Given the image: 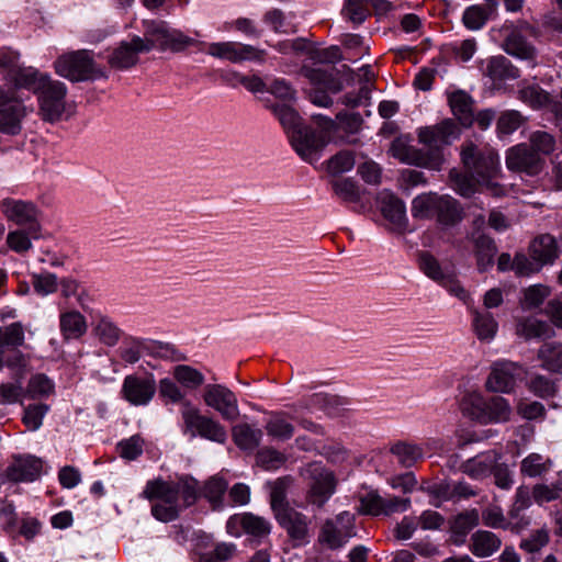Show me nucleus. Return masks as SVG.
Returning <instances> with one entry per match:
<instances>
[{
    "instance_id": "nucleus-1",
    "label": "nucleus",
    "mask_w": 562,
    "mask_h": 562,
    "mask_svg": "<svg viewBox=\"0 0 562 562\" xmlns=\"http://www.w3.org/2000/svg\"><path fill=\"white\" fill-rule=\"evenodd\" d=\"M461 160L469 172L475 177L480 186L486 188L492 195L501 196L505 189L495 182L501 173L498 154L488 147L479 148L473 143H467L461 149Z\"/></svg>"
},
{
    "instance_id": "nucleus-2",
    "label": "nucleus",
    "mask_w": 562,
    "mask_h": 562,
    "mask_svg": "<svg viewBox=\"0 0 562 562\" xmlns=\"http://www.w3.org/2000/svg\"><path fill=\"white\" fill-rule=\"evenodd\" d=\"M319 131L305 125L290 134V142L296 154L306 162L313 164L319 158V153L327 143L333 140L331 131L336 123L323 115L314 116Z\"/></svg>"
},
{
    "instance_id": "nucleus-3",
    "label": "nucleus",
    "mask_w": 562,
    "mask_h": 562,
    "mask_svg": "<svg viewBox=\"0 0 562 562\" xmlns=\"http://www.w3.org/2000/svg\"><path fill=\"white\" fill-rule=\"evenodd\" d=\"M57 75L72 82L105 78V71L97 66L93 54L87 49H79L60 55L54 63Z\"/></svg>"
},
{
    "instance_id": "nucleus-4",
    "label": "nucleus",
    "mask_w": 562,
    "mask_h": 562,
    "mask_svg": "<svg viewBox=\"0 0 562 562\" xmlns=\"http://www.w3.org/2000/svg\"><path fill=\"white\" fill-rule=\"evenodd\" d=\"M300 474L308 486L306 502L322 508L336 492L337 479L334 472L321 462H312L302 468Z\"/></svg>"
},
{
    "instance_id": "nucleus-5",
    "label": "nucleus",
    "mask_w": 562,
    "mask_h": 562,
    "mask_svg": "<svg viewBox=\"0 0 562 562\" xmlns=\"http://www.w3.org/2000/svg\"><path fill=\"white\" fill-rule=\"evenodd\" d=\"M184 425V432L192 438L199 436L203 439L223 445L227 439L225 427L215 418L203 415L192 403H183L180 411Z\"/></svg>"
},
{
    "instance_id": "nucleus-6",
    "label": "nucleus",
    "mask_w": 562,
    "mask_h": 562,
    "mask_svg": "<svg viewBox=\"0 0 562 562\" xmlns=\"http://www.w3.org/2000/svg\"><path fill=\"white\" fill-rule=\"evenodd\" d=\"M38 115L48 123H56L64 119L66 112L67 87L64 82L49 77L36 92Z\"/></svg>"
},
{
    "instance_id": "nucleus-7",
    "label": "nucleus",
    "mask_w": 562,
    "mask_h": 562,
    "mask_svg": "<svg viewBox=\"0 0 562 562\" xmlns=\"http://www.w3.org/2000/svg\"><path fill=\"white\" fill-rule=\"evenodd\" d=\"M33 111L16 97L13 89L0 87V133L15 136L22 132L24 119Z\"/></svg>"
},
{
    "instance_id": "nucleus-8",
    "label": "nucleus",
    "mask_w": 562,
    "mask_h": 562,
    "mask_svg": "<svg viewBox=\"0 0 562 562\" xmlns=\"http://www.w3.org/2000/svg\"><path fill=\"white\" fill-rule=\"evenodd\" d=\"M0 69L5 72L4 79L12 85L9 89H13L15 93L16 89L21 88L32 90L36 93L43 82L50 77L33 67L20 66L15 57L10 55L0 56Z\"/></svg>"
},
{
    "instance_id": "nucleus-9",
    "label": "nucleus",
    "mask_w": 562,
    "mask_h": 562,
    "mask_svg": "<svg viewBox=\"0 0 562 562\" xmlns=\"http://www.w3.org/2000/svg\"><path fill=\"white\" fill-rule=\"evenodd\" d=\"M525 367L518 362L501 359L491 364L490 374L485 381V387L494 393H510L518 380L526 375Z\"/></svg>"
},
{
    "instance_id": "nucleus-10",
    "label": "nucleus",
    "mask_w": 562,
    "mask_h": 562,
    "mask_svg": "<svg viewBox=\"0 0 562 562\" xmlns=\"http://www.w3.org/2000/svg\"><path fill=\"white\" fill-rule=\"evenodd\" d=\"M355 535L353 514L342 512L335 518L325 520L318 535V541L327 548L336 550L346 544Z\"/></svg>"
},
{
    "instance_id": "nucleus-11",
    "label": "nucleus",
    "mask_w": 562,
    "mask_h": 562,
    "mask_svg": "<svg viewBox=\"0 0 562 562\" xmlns=\"http://www.w3.org/2000/svg\"><path fill=\"white\" fill-rule=\"evenodd\" d=\"M0 209L9 222L19 226L31 227V234L34 238H40V211L33 202L5 198L0 202Z\"/></svg>"
},
{
    "instance_id": "nucleus-12",
    "label": "nucleus",
    "mask_w": 562,
    "mask_h": 562,
    "mask_svg": "<svg viewBox=\"0 0 562 562\" xmlns=\"http://www.w3.org/2000/svg\"><path fill=\"white\" fill-rule=\"evenodd\" d=\"M203 402L225 420L234 422L240 415L237 396L224 384H206Z\"/></svg>"
},
{
    "instance_id": "nucleus-13",
    "label": "nucleus",
    "mask_w": 562,
    "mask_h": 562,
    "mask_svg": "<svg viewBox=\"0 0 562 562\" xmlns=\"http://www.w3.org/2000/svg\"><path fill=\"white\" fill-rule=\"evenodd\" d=\"M389 153L401 162L425 167L434 170L440 169L443 162V156L438 151L432 155L425 154L423 150L411 146L406 138L397 137L390 146Z\"/></svg>"
},
{
    "instance_id": "nucleus-14",
    "label": "nucleus",
    "mask_w": 562,
    "mask_h": 562,
    "mask_svg": "<svg viewBox=\"0 0 562 562\" xmlns=\"http://www.w3.org/2000/svg\"><path fill=\"white\" fill-rule=\"evenodd\" d=\"M506 166L513 171L537 176L543 170L546 159L539 157L527 143H520L506 151Z\"/></svg>"
},
{
    "instance_id": "nucleus-15",
    "label": "nucleus",
    "mask_w": 562,
    "mask_h": 562,
    "mask_svg": "<svg viewBox=\"0 0 562 562\" xmlns=\"http://www.w3.org/2000/svg\"><path fill=\"white\" fill-rule=\"evenodd\" d=\"M156 391L157 385L153 375L128 374L123 380L121 395L131 405L145 406L154 398Z\"/></svg>"
},
{
    "instance_id": "nucleus-16",
    "label": "nucleus",
    "mask_w": 562,
    "mask_h": 562,
    "mask_svg": "<svg viewBox=\"0 0 562 562\" xmlns=\"http://www.w3.org/2000/svg\"><path fill=\"white\" fill-rule=\"evenodd\" d=\"M206 52L213 57L226 59L235 64L247 60L262 61L265 57V50L262 49L252 45L231 41L211 43Z\"/></svg>"
},
{
    "instance_id": "nucleus-17",
    "label": "nucleus",
    "mask_w": 562,
    "mask_h": 562,
    "mask_svg": "<svg viewBox=\"0 0 562 562\" xmlns=\"http://www.w3.org/2000/svg\"><path fill=\"white\" fill-rule=\"evenodd\" d=\"M159 484H162V480L148 481L142 496L155 502L151 506V514L157 520L169 522L179 517V513L182 510L181 505L173 497L169 499L164 493H160V488L157 487Z\"/></svg>"
},
{
    "instance_id": "nucleus-18",
    "label": "nucleus",
    "mask_w": 562,
    "mask_h": 562,
    "mask_svg": "<svg viewBox=\"0 0 562 562\" xmlns=\"http://www.w3.org/2000/svg\"><path fill=\"white\" fill-rule=\"evenodd\" d=\"M518 99L533 110L546 109L555 119L562 120V102L542 89L538 83H520Z\"/></svg>"
},
{
    "instance_id": "nucleus-19",
    "label": "nucleus",
    "mask_w": 562,
    "mask_h": 562,
    "mask_svg": "<svg viewBox=\"0 0 562 562\" xmlns=\"http://www.w3.org/2000/svg\"><path fill=\"white\" fill-rule=\"evenodd\" d=\"M279 525L286 531L294 546L310 542V519L306 515L293 509H282L274 515Z\"/></svg>"
},
{
    "instance_id": "nucleus-20",
    "label": "nucleus",
    "mask_w": 562,
    "mask_h": 562,
    "mask_svg": "<svg viewBox=\"0 0 562 562\" xmlns=\"http://www.w3.org/2000/svg\"><path fill=\"white\" fill-rule=\"evenodd\" d=\"M380 210L392 232L403 234L408 228L405 203L389 191H383L379 196Z\"/></svg>"
},
{
    "instance_id": "nucleus-21",
    "label": "nucleus",
    "mask_w": 562,
    "mask_h": 562,
    "mask_svg": "<svg viewBox=\"0 0 562 562\" xmlns=\"http://www.w3.org/2000/svg\"><path fill=\"white\" fill-rule=\"evenodd\" d=\"M458 127L451 120H445L437 125L422 127L418 131L419 142L427 145L429 148H434V150L427 153L429 155L438 151L442 156L439 148L442 145L450 144L451 140L458 138Z\"/></svg>"
},
{
    "instance_id": "nucleus-22",
    "label": "nucleus",
    "mask_w": 562,
    "mask_h": 562,
    "mask_svg": "<svg viewBox=\"0 0 562 562\" xmlns=\"http://www.w3.org/2000/svg\"><path fill=\"white\" fill-rule=\"evenodd\" d=\"M502 457V452L496 449L480 452L464 461L461 471L473 480L482 481L492 475Z\"/></svg>"
},
{
    "instance_id": "nucleus-23",
    "label": "nucleus",
    "mask_w": 562,
    "mask_h": 562,
    "mask_svg": "<svg viewBox=\"0 0 562 562\" xmlns=\"http://www.w3.org/2000/svg\"><path fill=\"white\" fill-rule=\"evenodd\" d=\"M482 74L493 83L514 80L520 76L519 69L503 55L491 56L480 63Z\"/></svg>"
},
{
    "instance_id": "nucleus-24",
    "label": "nucleus",
    "mask_w": 562,
    "mask_h": 562,
    "mask_svg": "<svg viewBox=\"0 0 562 562\" xmlns=\"http://www.w3.org/2000/svg\"><path fill=\"white\" fill-rule=\"evenodd\" d=\"M139 53H148V47L143 44V38L134 36L131 42H121L109 57V64L116 69H127L138 61Z\"/></svg>"
},
{
    "instance_id": "nucleus-25",
    "label": "nucleus",
    "mask_w": 562,
    "mask_h": 562,
    "mask_svg": "<svg viewBox=\"0 0 562 562\" xmlns=\"http://www.w3.org/2000/svg\"><path fill=\"white\" fill-rule=\"evenodd\" d=\"M160 493L169 499L172 497L180 503L181 509L193 505L198 498V482L194 479H181L178 482H167L157 486Z\"/></svg>"
},
{
    "instance_id": "nucleus-26",
    "label": "nucleus",
    "mask_w": 562,
    "mask_h": 562,
    "mask_svg": "<svg viewBox=\"0 0 562 562\" xmlns=\"http://www.w3.org/2000/svg\"><path fill=\"white\" fill-rule=\"evenodd\" d=\"M42 473V461L35 457L14 458L2 475L4 481L32 482Z\"/></svg>"
},
{
    "instance_id": "nucleus-27",
    "label": "nucleus",
    "mask_w": 562,
    "mask_h": 562,
    "mask_svg": "<svg viewBox=\"0 0 562 562\" xmlns=\"http://www.w3.org/2000/svg\"><path fill=\"white\" fill-rule=\"evenodd\" d=\"M59 329L65 340L80 339L88 330V323L79 311L66 310L59 314Z\"/></svg>"
},
{
    "instance_id": "nucleus-28",
    "label": "nucleus",
    "mask_w": 562,
    "mask_h": 562,
    "mask_svg": "<svg viewBox=\"0 0 562 562\" xmlns=\"http://www.w3.org/2000/svg\"><path fill=\"white\" fill-rule=\"evenodd\" d=\"M502 539L488 530H476L471 535L469 550L480 559L488 558L501 549Z\"/></svg>"
},
{
    "instance_id": "nucleus-29",
    "label": "nucleus",
    "mask_w": 562,
    "mask_h": 562,
    "mask_svg": "<svg viewBox=\"0 0 562 562\" xmlns=\"http://www.w3.org/2000/svg\"><path fill=\"white\" fill-rule=\"evenodd\" d=\"M512 407L509 402L502 396L485 398V405L481 416V425L506 423L510 419Z\"/></svg>"
},
{
    "instance_id": "nucleus-30",
    "label": "nucleus",
    "mask_w": 562,
    "mask_h": 562,
    "mask_svg": "<svg viewBox=\"0 0 562 562\" xmlns=\"http://www.w3.org/2000/svg\"><path fill=\"white\" fill-rule=\"evenodd\" d=\"M92 334L102 345L114 347L123 331L110 316L99 314L92 323Z\"/></svg>"
},
{
    "instance_id": "nucleus-31",
    "label": "nucleus",
    "mask_w": 562,
    "mask_h": 562,
    "mask_svg": "<svg viewBox=\"0 0 562 562\" xmlns=\"http://www.w3.org/2000/svg\"><path fill=\"white\" fill-rule=\"evenodd\" d=\"M515 333L525 340L550 338L554 335V330L547 322L531 316L518 318Z\"/></svg>"
},
{
    "instance_id": "nucleus-32",
    "label": "nucleus",
    "mask_w": 562,
    "mask_h": 562,
    "mask_svg": "<svg viewBox=\"0 0 562 562\" xmlns=\"http://www.w3.org/2000/svg\"><path fill=\"white\" fill-rule=\"evenodd\" d=\"M144 37L143 44L148 47V52L153 48L166 50V45L172 30L165 21H145L144 22Z\"/></svg>"
},
{
    "instance_id": "nucleus-33",
    "label": "nucleus",
    "mask_w": 562,
    "mask_h": 562,
    "mask_svg": "<svg viewBox=\"0 0 562 562\" xmlns=\"http://www.w3.org/2000/svg\"><path fill=\"white\" fill-rule=\"evenodd\" d=\"M530 256L540 267L553 262L559 254L557 240L549 234L541 235L530 244Z\"/></svg>"
},
{
    "instance_id": "nucleus-34",
    "label": "nucleus",
    "mask_w": 562,
    "mask_h": 562,
    "mask_svg": "<svg viewBox=\"0 0 562 562\" xmlns=\"http://www.w3.org/2000/svg\"><path fill=\"white\" fill-rule=\"evenodd\" d=\"M262 430L254 425L241 423L232 428L235 445L245 451H254L262 440Z\"/></svg>"
},
{
    "instance_id": "nucleus-35",
    "label": "nucleus",
    "mask_w": 562,
    "mask_h": 562,
    "mask_svg": "<svg viewBox=\"0 0 562 562\" xmlns=\"http://www.w3.org/2000/svg\"><path fill=\"white\" fill-rule=\"evenodd\" d=\"M503 48L507 54L522 60H533L537 54L536 48L527 42L517 29L508 32Z\"/></svg>"
},
{
    "instance_id": "nucleus-36",
    "label": "nucleus",
    "mask_w": 562,
    "mask_h": 562,
    "mask_svg": "<svg viewBox=\"0 0 562 562\" xmlns=\"http://www.w3.org/2000/svg\"><path fill=\"white\" fill-rule=\"evenodd\" d=\"M390 453L405 469L412 468L424 458L423 448L414 442L396 441L390 446Z\"/></svg>"
},
{
    "instance_id": "nucleus-37",
    "label": "nucleus",
    "mask_w": 562,
    "mask_h": 562,
    "mask_svg": "<svg viewBox=\"0 0 562 562\" xmlns=\"http://www.w3.org/2000/svg\"><path fill=\"white\" fill-rule=\"evenodd\" d=\"M537 359L543 370L562 374V342L551 341L541 345L537 351Z\"/></svg>"
},
{
    "instance_id": "nucleus-38",
    "label": "nucleus",
    "mask_w": 562,
    "mask_h": 562,
    "mask_svg": "<svg viewBox=\"0 0 562 562\" xmlns=\"http://www.w3.org/2000/svg\"><path fill=\"white\" fill-rule=\"evenodd\" d=\"M301 75L308 79L312 85L321 89H325L334 93H337L342 89V83L338 79L334 78L331 72H328L322 67L303 65L301 68Z\"/></svg>"
},
{
    "instance_id": "nucleus-39",
    "label": "nucleus",
    "mask_w": 562,
    "mask_h": 562,
    "mask_svg": "<svg viewBox=\"0 0 562 562\" xmlns=\"http://www.w3.org/2000/svg\"><path fill=\"white\" fill-rule=\"evenodd\" d=\"M435 218L441 226H453L462 220V211L453 198L439 195Z\"/></svg>"
},
{
    "instance_id": "nucleus-40",
    "label": "nucleus",
    "mask_w": 562,
    "mask_h": 562,
    "mask_svg": "<svg viewBox=\"0 0 562 562\" xmlns=\"http://www.w3.org/2000/svg\"><path fill=\"white\" fill-rule=\"evenodd\" d=\"M265 428L268 436L281 441L289 440L294 435V426L285 412L271 413Z\"/></svg>"
},
{
    "instance_id": "nucleus-41",
    "label": "nucleus",
    "mask_w": 562,
    "mask_h": 562,
    "mask_svg": "<svg viewBox=\"0 0 562 562\" xmlns=\"http://www.w3.org/2000/svg\"><path fill=\"white\" fill-rule=\"evenodd\" d=\"M472 327L482 341H491L497 334L498 324L490 312H472Z\"/></svg>"
},
{
    "instance_id": "nucleus-42",
    "label": "nucleus",
    "mask_w": 562,
    "mask_h": 562,
    "mask_svg": "<svg viewBox=\"0 0 562 562\" xmlns=\"http://www.w3.org/2000/svg\"><path fill=\"white\" fill-rule=\"evenodd\" d=\"M472 103V98L464 91H456L449 95L451 111L464 126L473 122Z\"/></svg>"
},
{
    "instance_id": "nucleus-43",
    "label": "nucleus",
    "mask_w": 562,
    "mask_h": 562,
    "mask_svg": "<svg viewBox=\"0 0 562 562\" xmlns=\"http://www.w3.org/2000/svg\"><path fill=\"white\" fill-rule=\"evenodd\" d=\"M439 194L434 192L423 193L412 201V216L416 220L435 218Z\"/></svg>"
},
{
    "instance_id": "nucleus-44",
    "label": "nucleus",
    "mask_w": 562,
    "mask_h": 562,
    "mask_svg": "<svg viewBox=\"0 0 562 562\" xmlns=\"http://www.w3.org/2000/svg\"><path fill=\"white\" fill-rule=\"evenodd\" d=\"M473 241L475 245V255L479 270L485 271L494 263V257L497 252V247L491 237L483 234L477 236L473 235Z\"/></svg>"
},
{
    "instance_id": "nucleus-45",
    "label": "nucleus",
    "mask_w": 562,
    "mask_h": 562,
    "mask_svg": "<svg viewBox=\"0 0 562 562\" xmlns=\"http://www.w3.org/2000/svg\"><path fill=\"white\" fill-rule=\"evenodd\" d=\"M292 483L293 479L291 476H283L268 484L270 488V504L274 515L282 512V509L291 508L286 502V494Z\"/></svg>"
},
{
    "instance_id": "nucleus-46",
    "label": "nucleus",
    "mask_w": 562,
    "mask_h": 562,
    "mask_svg": "<svg viewBox=\"0 0 562 562\" xmlns=\"http://www.w3.org/2000/svg\"><path fill=\"white\" fill-rule=\"evenodd\" d=\"M485 405V397L479 391L465 392L459 403V407L463 416L480 424L483 408Z\"/></svg>"
},
{
    "instance_id": "nucleus-47",
    "label": "nucleus",
    "mask_w": 562,
    "mask_h": 562,
    "mask_svg": "<svg viewBox=\"0 0 562 562\" xmlns=\"http://www.w3.org/2000/svg\"><path fill=\"white\" fill-rule=\"evenodd\" d=\"M334 193L345 203H359L364 190L350 178L337 179L331 182Z\"/></svg>"
},
{
    "instance_id": "nucleus-48",
    "label": "nucleus",
    "mask_w": 562,
    "mask_h": 562,
    "mask_svg": "<svg viewBox=\"0 0 562 562\" xmlns=\"http://www.w3.org/2000/svg\"><path fill=\"white\" fill-rule=\"evenodd\" d=\"M493 11V5L483 7L474 4L468 7L462 15L463 25L470 31L481 30L490 19V14Z\"/></svg>"
},
{
    "instance_id": "nucleus-49",
    "label": "nucleus",
    "mask_w": 562,
    "mask_h": 562,
    "mask_svg": "<svg viewBox=\"0 0 562 562\" xmlns=\"http://www.w3.org/2000/svg\"><path fill=\"white\" fill-rule=\"evenodd\" d=\"M173 378L186 389L195 390L203 385L205 378L202 372L187 364H178L173 368Z\"/></svg>"
},
{
    "instance_id": "nucleus-50",
    "label": "nucleus",
    "mask_w": 562,
    "mask_h": 562,
    "mask_svg": "<svg viewBox=\"0 0 562 562\" xmlns=\"http://www.w3.org/2000/svg\"><path fill=\"white\" fill-rule=\"evenodd\" d=\"M55 392L54 382L43 373L31 376L25 395L30 398H45Z\"/></svg>"
},
{
    "instance_id": "nucleus-51",
    "label": "nucleus",
    "mask_w": 562,
    "mask_h": 562,
    "mask_svg": "<svg viewBox=\"0 0 562 562\" xmlns=\"http://www.w3.org/2000/svg\"><path fill=\"white\" fill-rule=\"evenodd\" d=\"M528 146L535 150L539 157H546L555 149V138L546 131H535L529 135Z\"/></svg>"
},
{
    "instance_id": "nucleus-52",
    "label": "nucleus",
    "mask_w": 562,
    "mask_h": 562,
    "mask_svg": "<svg viewBox=\"0 0 562 562\" xmlns=\"http://www.w3.org/2000/svg\"><path fill=\"white\" fill-rule=\"evenodd\" d=\"M24 342V330L21 323H12L0 327V353L3 356L4 348L20 347Z\"/></svg>"
},
{
    "instance_id": "nucleus-53",
    "label": "nucleus",
    "mask_w": 562,
    "mask_h": 562,
    "mask_svg": "<svg viewBox=\"0 0 562 562\" xmlns=\"http://www.w3.org/2000/svg\"><path fill=\"white\" fill-rule=\"evenodd\" d=\"M525 122V117L517 110H507L501 113L496 122V131L499 136L510 135Z\"/></svg>"
},
{
    "instance_id": "nucleus-54",
    "label": "nucleus",
    "mask_w": 562,
    "mask_h": 562,
    "mask_svg": "<svg viewBox=\"0 0 562 562\" xmlns=\"http://www.w3.org/2000/svg\"><path fill=\"white\" fill-rule=\"evenodd\" d=\"M271 531V524L263 517L244 513V532L254 538H265Z\"/></svg>"
},
{
    "instance_id": "nucleus-55",
    "label": "nucleus",
    "mask_w": 562,
    "mask_h": 562,
    "mask_svg": "<svg viewBox=\"0 0 562 562\" xmlns=\"http://www.w3.org/2000/svg\"><path fill=\"white\" fill-rule=\"evenodd\" d=\"M237 554V546L233 542H218L213 550L202 553L199 562H228Z\"/></svg>"
},
{
    "instance_id": "nucleus-56",
    "label": "nucleus",
    "mask_w": 562,
    "mask_h": 562,
    "mask_svg": "<svg viewBox=\"0 0 562 562\" xmlns=\"http://www.w3.org/2000/svg\"><path fill=\"white\" fill-rule=\"evenodd\" d=\"M32 239H35L31 234V227L16 228L7 235V245L9 248L18 254H23L32 248Z\"/></svg>"
},
{
    "instance_id": "nucleus-57",
    "label": "nucleus",
    "mask_w": 562,
    "mask_h": 562,
    "mask_svg": "<svg viewBox=\"0 0 562 562\" xmlns=\"http://www.w3.org/2000/svg\"><path fill=\"white\" fill-rule=\"evenodd\" d=\"M452 189L462 196H471L476 191L475 177L472 175L461 173L460 171L452 169L449 175Z\"/></svg>"
},
{
    "instance_id": "nucleus-58",
    "label": "nucleus",
    "mask_w": 562,
    "mask_h": 562,
    "mask_svg": "<svg viewBox=\"0 0 562 562\" xmlns=\"http://www.w3.org/2000/svg\"><path fill=\"white\" fill-rule=\"evenodd\" d=\"M48 411L47 404H31L24 408L22 420L29 430L35 431L43 425V419Z\"/></svg>"
},
{
    "instance_id": "nucleus-59",
    "label": "nucleus",
    "mask_w": 562,
    "mask_h": 562,
    "mask_svg": "<svg viewBox=\"0 0 562 562\" xmlns=\"http://www.w3.org/2000/svg\"><path fill=\"white\" fill-rule=\"evenodd\" d=\"M273 113L286 131L288 135L294 132L296 128H301L305 126L302 122L297 113L288 105H274Z\"/></svg>"
},
{
    "instance_id": "nucleus-60",
    "label": "nucleus",
    "mask_w": 562,
    "mask_h": 562,
    "mask_svg": "<svg viewBox=\"0 0 562 562\" xmlns=\"http://www.w3.org/2000/svg\"><path fill=\"white\" fill-rule=\"evenodd\" d=\"M479 522V512L476 509L467 510L454 518L451 530L454 535L463 538L470 530L476 527Z\"/></svg>"
},
{
    "instance_id": "nucleus-61",
    "label": "nucleus",
    "mask_w": 562,
    "mask_h": 562,
    "mask_svg": "<svg viewBox=\"0 0 562 562\" xmlns=\"http://www.w3.org/2000/svg\"><path fill=\"white\" fill-rule=\"evenodd\" d=\"M227 490V482L222 477L213 476L204 485L203 495L217 508L221 506L223 496Z\"/></svg>"
},
{
    "instance_id": "nucleus-62",
    "label": "nucleus",
    "mask_w": 562,
    "mask_h": 562,
    "mask_svg": "<svg viewBox=\"0 0 562 562\" xmlns=\"http://www.w3.org/2000/svg\"><path fill=\"white\" fill-rule=\"evenodd\" d=\"M158 392L160 397L166 401L173 404H181V409H183V403H191L186 398L184 393L180 390L177 383L169 378H165L159 381Z\"/></svg>"
},
{
    "instance_id": "nucleus-63",
    "label": "nucleus",
    "mask_w": 562,
    "mask_h": 562,
    "mask_svg": "<svg viewBox=\"0 0 562 562\" xmlns=\"http://www.w3.org/2000/svg\"><path fill=\"white\" fill-rule=\"evenodd\" d=\"M34 291L42 296L56 292L58 288L57 277L50 272L34 273L32 276Z\"/></svg>"
},
{
    "instance_id": "nucleus-64",
    "label": "nucleus",
    "mask_w": 562,
    "mask_h": 562,
    "mask_svg": "<svg viewBox=\"0 0 562 562\" xmlns=\"http://www.w3.org/2000/svg\"><path fill=\"white\" fill-rule=\"evenodd\" d=\"M144 439L139 435H134L128 439L117 443V451L121 458L135 460L143 453Z\"/></svg>"
}]
</instances>
